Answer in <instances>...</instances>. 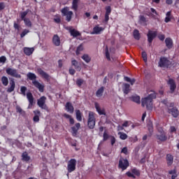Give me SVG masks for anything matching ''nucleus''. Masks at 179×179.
<instances>
[{
	"label": "nucleus",
	"instance_id": "obj_1",
	"mask_svg": "<svg viewBox=\"0 0 179 179\" xmlns=\"http://www.w3.org/2000/svg\"><path fill=\"white\" fill-rule=\"evenodd\" d=\"M153 99H156V94H150L147 97L141 99L142 107L146 106L147 110L153 108Z\"/></svg>",
	"mask_w": 179,
	"mask_h": 179
},
{
	"label": "nucleus",
	"instance_id": "obj_2",
	"mask_svg": "<svg viewBox=\"0 0 179 179\" xmlns=\"http://www.w3.org/2000/svg\"><path fill=\"white\" fill-rule=\"evenodd\" d=\"M27 76L28 79H29V80H32L34 86H35L36 89H38L41 93H43L44 92V85H41V83L36 80V79H37V76H36V74L29 72L27 73Z\"/></svg>",
	"mask_w": 179,
	"mask_h": 179
},
{
	"label": "nucleus",
	"instance_id": "obj_3",
	"mask_svg": "<svg viewBox=\"0 0 179 179\" xmlns=\"http://www.w3.org/2000/svg\"><path fill=\"white\" fill-rule=\"evenodd\" d=\"M61 13L62 16L66 17V22H71L72 20V16H73V12L69 10V7L65 6L64 8H62Z\"/></svg>",
	"mask_w": 179,
	"mask_h": 179
},
{
	"label": "nucleus",
	"instance_id": "obj_4",
	"mask_svg": "<svg viewBox=\"0 0 179 179\" xmlns=\"http://www.w3.org/2000/svg\"><path fill=\"white\" fill-rule=\"evenodd\" d=\"M87 127L90 129H94L96 127V117L94 113L92 111H90L88 114Z\"/></svg>",
	"mask_w": 179,
	"mask_h": 179
},
{
	"label": "nucleus",
	"instance_id": "obj_5",
	"mask_svg": "<svg viewBox=\"0 0 179 179\" xmlns=\"http://www.w3.org/2000/svg\"><path fill=\"white\" fill-rule=\"evenodd\" d=\"M6 72L7 75L13 76V78H16L17 79H20L22 78V76L19 74L16 69L7 68Z\"/></svg>",
	"mask_w": 179,
	"mask_h": 179
},
{
	"label": "nucleus",
	"instance_id": "obj_6",
	"mask_svg": "<svg viewBox=\"0 0 179 179\" xmlns=\"http://www.w3.org/2000/svg\"><path fill=\"white\" fill-rule=\"evenodd\" d=\"M47 100V97L45 96H41L39 99L37 101V104L40 108L42 110H45V111H48V106H47V104H45V101Z\"/></svg>",
	"mask_w": 179,
	"mask_h": 179
},
{
	"label": "nucleus",
	"instance_id": "obj_7",
	"mask_svg": "<svg viewBox=\"0 0 179 179\" xmlns=\"http://www.w3.org/2000/svg\"><path fill=\"white\" fill-rule=\"evenodd\" d=\"M148 45L150 47L152 45V43H153V40L157 37V31L149 30L147 34Z\"/></svg>",
	"mask_w": 179,
	"mask_h": 179
},
{
	"label": "nucleus",
	"instance_id": "obj_8",
	"mask_svg": "<svg viewBox=\"0 0 179 179\" xmlns=\"http://www.w3.org/2000/svg\"><path fill=\"white\" fill-rule=\"evenodd\" d=\"M76 170V159H71L67 164L68 173H72Z\"/></svg>",
	"mask_w": 179,
	"mask_h": 179
},
{
	"label": "nucleus",
	"instance_id": "obj_9",
	"mask_svg": "<svg viewBox=\"0 0 179 179\" xmlns=\"http://www.w3.org/2000/svg\"><path fill=\"white\" fill-rule=\"evenodd\" d=\"M118 167L124 171V170H127L129 167V162L128 159L121 157L119 160Z\"/></svg>",
	"mask_w": 179,
	"mask_h": 179
},
{
	"label": "nucleus",
	"instance_id": "obj_10",
	"mask_svg": "<svg viewBox=\"0 0 179 179\" xmlns=\"http://www.w3.org/2000/svg\"><path fill=\"white\" fill-rule=\"evenodd\" d=\"M131 172L130 171H127L126 173V176H127V177H129L130 178H136L137 177H139L141 176V171H139L138 169L136 168H134L131 170Z\"/></svg>",
	"mask_w": 179,
	"mask_h": 179
},
{
	"label": "nucleus",
	"instance_id": "obj_11",
	"mask_svg": "<svg viewBox=\"0 0 179 179\" xmlns=\"http://www.w3.org/2000/svg\"><path fill=\"white\" fill-rule=\"evenodd\" d=\"M169 65H171L170 60L166 57H161L159 62V66L161 68H169Z\"/></svg>",
	"mask_w": 179,
	"mask_h": 179
},
{
	"label": "nucleus",
	"instance_id": "obj_12",
	"mask_svg": "<svg viewBox=\"0 0 179 179\" xmlns=\"http://www.w3.org/2000/svg\"><path fill=\"white\" fill-rule=\"evenodd\" d=\"M167 83L169 85L170 93H174V92H176V89H177V84H176L174 79L169 78Z\"/></svg>",
	"mask_w": 179,
	"mask_h": 179
},
{
	"label": "nucleus",
	"instance_id": "obj_13",
	"mask_svg": "<svg viewBox=\"0 0 179 179\" xmlns=\"http://www.w3.org/2000/svg\"><path fill=\"white\" fill-rule=\"evenodd\" d=\"M156 138L157 141H159V142H166V141H167V133L156 134Z\"/></svg>",
	"mask_w": 179,
	"mask_h": 179
},
{
	"label": "nucleus",
	"instance_id": "obj_14",
	"mask_svg": "<svg viewBox=\"0 0 179 179\" xmlns=\"http://www.w3.org/2000/svg\"><path fill=\"white\" fill-rule=\"evenodd\" d=\"M169 114H171V115L173 117V118H177L179 115V111L177 108H172L168 109Z\"/></svg>",
	"mask_w": 179,
	"mask_h": 179
},
{
	"label": "nucleus",
	"instance_id": "obj_15",
	"mask_svg": "<svg viewBox=\"0 0 179 179\" xmlns=\"http://www.w3.org/2000/svg\"><path fill=\"white\" fill-rule=\"evenodd\" d=\"M52 43L56 47H59L61 45V38L58 34H55L52 37Z\"/></svg>",
	"mask_w": 179,
	"mask_h": 179
},
{
	"label": "nucleus",
	"instance_id": "obj_16",
	"mask_svg": "<svg viewBox=\"0 0 179 179\" xmlns=\"http://www.w3.org/2000/svg\"><path fill=\"white\" fill-rule=\"evenodd\" d=\"M27 99L29 101V108L33 107V104L34 103V97L33 96V94L31 92L27 93Z\"/></svg>",
	"mask_w": 179,
	"mask_h": 179
},
{
	"label": "nucleus",
	"instance_id": "obj_17",
	"mask_svg": "<svg viewBox=\"0 0 179 179\" xmlns=\"http://www.w3.org/2000/svg\"><path fill=\"white\" fill-rule=\"evenodd\" d=\"M10 87L7 89V93H12L15 90V87H16V84L15 83V79L11 78L10 80Z\"/></svg>",
	"mask_w": 179,
	"mask_h": 179
},
{
	"label": "nucleus",
	"instance_id": "obj_18",
	"mask_svg": "<svg viewBox=\"0 0 179 179\" xmlns=\"http://www.w3.org/2000/svg\"><path fill=\"white\" fill-rule=\"evenodd\" d=\"M94 107H95L98 114H99V115H106V110L101 109L100 108V105L99 104V103L95 102Z\"/></svg>",
	"mask_w": 179,
	"mask_h": 179
},
{
	"label": "nucleus",
	"instance_id": "obj_19",
	"mask_svg": "<svg viewBox=\"0 0 179 179\" xmlns=\"http://www.w3.org/2000/svg\"><path fill=\"white\" fill-rule=\"evenodd\" d=\"M23 52L25 55H27V57H30V55L34 52V48L25 47L23 48Z\"/></svg>",
	"mask_w": 179,
	"mask_h": 179
},
{
	"label": "nucleus",
	"instance_id": "obj_20",
	"mask_svg": "<svg viewBox=\"0 0 179 179\" xmlns=\"http://www.w3.org/2000/svg\"><path fill=\"white\" fill-rule=\"evenodd\" d=\"M38 72L39 75H41V76L43 78V79H46V80H50V75H48V73L44 71V70L41 69H38Z\"/></svg>",
	"mask_w": 179,
	"mask_h": 179
},
{
	"label": "nucleus",
	"instance_id": "obj_21",
	"mask_svg": "<svg viewBox=\"0 0 179 179\" xmlns=\"http://www.w3.org/2000/svg\"><path fill=\"white\" fill-rule=\"evenodd\" d=\"M69 31L71 34V36L73 37H79V36H81L80 32H79L78 30L75 29H72V27L69 29Z\"/></svg>",
	"mask_w": 179,
	"mask_h": 179
},
{
	"label": "nucleus",
	"instance_id": "obj_22",
	"mask_svg": "<svg viewBox=\"0 0 179 179\" xmlns=\"http://www.w3.org/2000/svg\"><path fill=\"white\" fill-rule=\"evenodd\" d=\"M103 30L104 28L99 27V25H96L93 28L92 34H100V33H101V31H103Z\"/></svg>",
	"mask_w": 179,
	"mask_h": 179
},
{
	"label": "nucleus",
	"instance_id": "obj_23",
	"mask_svg": "<svg viewBox=\"0 0 179 179\" xmlns=\"http://www.w3.org/2000/svg\"><path fill=\"white\" fill-rule=\"evenodd\" d=\"M122 92L124 94H128L131 92V85L128 83H124L122 87Z\"/></svg>",
	"mask_w": 179,
	"mask_h": 179
},
{
	"label": "nucleus",
	"instance_id": "obj_24",
	"mask_svg": "<svg viewBox=\"0 0 179 179\" xmlns=\"http://www.w3.org/2000/svg\"><path fill=\"white\" fill-rule=\"evenodd\" d=\"M165 44L169 50H171L173 48V39L171 38H166L165 39Z\"/></svg>",
	"mask_w": 179,
	"mask_h": 179
},
{
	"label": "nucleus",
	"instance_id": "obj_25",
	"mask_svg": "<svg viewBox=\"0 0 179 179\" xmlns=\"http://www.w3.org/2000/svg\"><path fill=\"white\" fill-rule=\"evenodd\" d=\"M66 110L68 113H70V114H73L74 108L71 102H67L66 103Z\"/></svg>",
	"mask_w": 179,
	"mask_h": 179
},
{
	"label": "nucleus",
	"instance_id": "obj_26",
	"mask_svg": "<svg viewBox=\"0 0 179 179\" xmlns=\"http://www.w3.org/2000/svg\"><path fill=\"white\" fill-rule=\"evenodd\" d=\"M79 2H80V0H73L72 5H71V9L74 10L75 12L78 11V8L79 6Z\"/></svg>",
	"mask_w": 179,
	"mask_h": 179
},
{
	"label": "nucleus",
	"instance_id": "obj_27",
	"mask_svg": "<svg viewBox=\"0 0 179 179\" xmlns=\"http://www.w3.org/2000/svg\"><path fill=\"white\" fill-rule=\"evenodd\" d=\"M79 128H80V123H76L75 126L71 127L73 135H78V131H79Z\"/></svg>",
	"mask_w": 179,
	"mask_h": 179
},
{
	"label": "nucleus",
	"instance_id": "obj_28",
	"mask_svg": "<svg viewBox=\"0 0 179 179\" xmlns=\"http://www.w3.org/2000/svg\"><path fill=\"white\" fill-rule=\"evenodd\" d=\"M129 99L130 100H131V101H134L137 104H141V96L138 95H135V96H130Z\"/></svg>",
	"mask_w": 179,
	"mask_h": 179
},
{
	"label": "nucleus",
	"instance_id": "obj_29",
	"mask_svg": "<svg viewBox=\"0 0 179 179\" xmlns=\"http://www.w3.org/2000/svg\"><path fill=\"white\" fill-rule=\"evenodd\" d=\"M174 161V158L173 157V155L171 154H167L166 155V162L168 166H171L173 164V162Z\"/></svg>",
	"mask_w": 179,
	"mask_h": 179
},
{
	"label": "nucleus",
	"instance_id": "obj_30",
	"mask_svg": "<svg viewBox=\"0 0 179 179\" xmlns=\"http://www.w3.org/2000/svg\"><path fill=\"white\" fill-rule=\"evenodd\" d=\"M22 162H29L30 161V156H29V154L27 152H24L22 154Z\"/></svg>",
	"mask_w": 179,
	"mask_h": 179
},
{
	"label": "nucleus",
	"instance_id": "obj_31",
	"mask_svg": "<svg viewBox=\"0 0 179 179\" xmlns=\"http://www.w3.org/2000/svg\"><path fill=\"white\" fill-rule=\"evenodd\" d=\"M63 117H64V118H66L67 120H69V123L71 124V125H73V124H75V120L70 115L64 113L63 115Z\"/></svg>",
	"mask_w": 179,
	"mask_h": 179
},
{
	"label": "nucleus",
	"instance_id": "obj_32",
	"mask_svg": "<svg viewBox=\"0 0 179 179\" xmlns=\"http://www.w3.org/2000/svg\"><path fill=\"white\" fill-rule=\"evenodd\" d=\"M166 17L164 20L165 23H169V22L171 21V19H173V16L171 15V11H168L166 14Z\"/></svg>",
	"mask_w": 179,
	"mask_h": 179
},
{
	"label": "nucleus",
	"instance_id": "obj_33",
	"mask_svg": "<svg viewBox=\"0 0 179 179\" xmlns=\"http://www.w3.org/2000/svg\"><path fill=\"white\" fill-rule=\"evenodd\" d=\"M133 36L135 40H141V34L139 33V30L134 29L133 32Z\"/></svg>",
	"mask_w": 179,
	"mask_h": 179
},
{
	"label": "nucleus",
	"instance_id": "obj_34",
	"mask_svg": "<svg viewBox=\"0 0 179 179\" xmlns=\"http://www.w3.org/2000/svg\"><path fill=\"white\" fill-rule=\"evenodd\" d=\"M103 93H104V87H101L96 92V97H101Z\"/></svg>",
	"mask_w": 179,
	"mask_h": 179
},
{
	"label": "nucleus",
	"instance_id": "obj_35",
	"mask_svg": "<svg viewBox=\"0 0 179 179\" xmlns=\"http://www.w3.org/2000/svg\"><path fill=\"white\" fill-rule=\"evenodd\" d=\"M76 117L77 121H82V112H80V110H76Z\"/></svg>",
	"mask_w": 179,
	"mask_h": 179
},
{
	"label": "nucleus",
	"instance_id": "obj_36",
	"mask_svg": "<svg viewBox=\"0 0 179 179\" xmlns=\"http://www.w3.org/2000/svg\"><path fill=\"white\" fill-rule=\"evenodd\" d=\"M1 83L3 86H7L8 85H9V80L8 79V77L6 76L1 77Z\"/></svg>",
	"mask_w": 179,
	"mask_h": 179
},
{
	"label": "nucleus",
	"instance_id": "obj_37",
	"mask_svg": "<svg viewBox=\"0 0 179 179\" xmlns=\"http://www.w3.org/2000/svg\"><path fill=\"white\" fill-rule=\"evenodd\" d=\"M29 13V10H25V11H24V12H21L20 13V17H21V20H26V19H27V17H26V16H27V14Z\"/></svg>",
	"mask_w": 179,
	"mask_h": 179
},
{
	"label": "nucleus",
	"instance_id": "obj_38",
	"mask_svg": "<svg viewBox=\"0 0 179 179\" xmlns=\"http://www.w3.org/2000/svg\"><path fill=\"white\" fill-rule=\"evenodd\" d=\"M82 59H83V61H85L87 64H89V62H90V61H92V58H90V57H89L87 55H84L83 56H82Z\"/></svg>",
	"mask_w": 179,
	"mask_h": 179
},
{
	"label": "nucleus",
	"instance_id": "obj_39",
	"mask_svg": "<svg viewBox=\"0 0 179 179\" xmlns=\"http://www.w3.org/2000/svg\"><path fill=\"white\" fill-rule=\"evenodd\" d=\"M118 135H120V138L122 139V141H125V139L128 138V135H127L125 133L120 131L118 132Z\"/></svg>",
	"mask_w": 179,
	"mask_h": 179
},
{
	"label": "nucleus",
	"instance_id": "obj_40",
	"mask_svg": "<svg viewBox=\"0 0 179 179\" xmlns=\"http://www.w3.org/2000/svg\"><path fill=\"white\" fill-rule=\"evenodd\" d=\"M76 83L77 86H78V87H80L83 85V83H85V80L82 78H78L76 81Z\"/></svg>",
	"mask_w": 179,
	"mask_h": 179
},
{
	"label": "nucleus",
	"instance_id": "obj_41",
	"mask_svg": "<svg viewBox=\"0 0 179 179\" xmlns=\"http://www.w3.org/2000/svg\"><path fill=\"white\" fill-rule=\"evenodd\" d=\"M25 26H27V27H31L32 24H31V21H30V19L29 18H26L25 20H23Z\"/></svg>",
	"mask_w": 179,
	"mask_h": 179
},
{
	"label": "nucleus",
	"instance_id": "obj_42",
	"mask_svg": "<svg viewBox=\"0 0 179 179\" xmlns=\"http://www.w3.org/2000/svg\"><path fill=\"white\" fill-rule=\"evenodd\" d=\"M15 108L16 112L19 113V114H21L22 115H24V114H26V113L23 110V109H22V108L20 106H17Z\"/></svg>",
	"mask_w": 179,
	"mask_h": 179
},
{
	"label": "nucleus",
	"instance_id": "obj_43",
	"mask_svg": "<svg viewBox=\"0 0 179 179\" xmlns=\"http://www.w3.org/2000/svg\"><path fill=\"white\" fill-rule=\"evenodd\" d=\"M81 51H83V44H80L78 46L77 50L76 51V55H79Z\"/></svg>",
	"mask_w": 179,
	"mask_h": 179
},
{
	"label": "nucleus",
	"instance_id": "obj_44",
	"mask_svg": "<svg viewBox=\"0 0 179 179\" xmlns=\"http://www.w3.org/2000/svg\"><path fill=\"white\" fill-rule=\"evenodd\" d=\"M103 141H104V142H106V141H108V138H111V136H110V135H108V134L107 133V131H104L103 132Z\"/></svg>",
	"mask_w": 179,
	"mask_h": 179
},
{
	"label": "nucleus",
	"instance_id": "obj_45",
	"mask_svg": "<svg viewBox=\"0 0 179 179\" xmlns=\"http://www.w3.org/2000/svg\"><path fill=\"white\" fill-rule=\"evenodd\" d=\"M142 55V58L144 61V62H148V53H146V52L143 51L141 53Z\"/></svg>",
	"mask_w": 179,
	"mask_h": 179
},
{
	"label": "nucleus",
	"instance_id": "obj_46",
	"mask_svg": "<svg viewBox=\"0 0 179 179\" xmlns=\"http://www.w3.org/2000/svg\"><path fill=\"white\" fill-rule=\"evenodd\" d=\"M21 94L26 96V92H27V87L22 86L20 88Z\"/></svg>",
	"mask_w": 179,
	"mask_h": 179
},
{
	"label": "nucleus",
	"instance_id": "obj_47",
	"mask_svg": "<svg viewBox=\"0 0 179 179\" xmlns=\"http://www.w3.org/2000/svg\"><path fill=\"white\" fill-rule=\"evenodd\" d=\"M28 33H30V31L29 29H24L20 34L21 38H23V37H24V36H26V34H27Z\"/></svg>",
	"mask_w": 179,
	"mask_h": 179
},
{
	"label": "nucleus",
	"instance_id": "obj_48",
	"mask_svg": "<svg viewBox=\"0 0 179 179\" xmlns=\"http://www.w3.org/2000/svg\"><path fill=\"white\" fill-rule=\"evenodd\" d=\"M71 65H72L73 66H74V68H75L76 69H78V61H76V59H73V60L71 61Z\"/></svg>",
	"mask_w": 179,
	"mask_h": 179
},
{
	"label": "nucleus",
	"instance_id": "obj_49",
	"mask_svg": "<svg viewBox=\"0 0 179 179\" xmlns=\"http://www.w3.org/2000/svg\"><path fill=\"white\" fill-rule=\"evenodd\" d=\"M111 13V6H108L106 7V13L105 15H110Z\"/></svg>",
	"mask_w": 179,
	"mask_h": 179
},
{
	"label": "nucleus",
	"instance_id": "obj_50",
	"mask_svg": "<svg viewBox=\"0 0 179 179\" xmlns=\"http://www.w3.org/2000/svg\"><path fill=\"white\" fill-rule=\"evenodd\" d=\"M53 20L55 23L59 24L61 23V17L55 15V18H54Z\"/></svg>",
	"mask_w": 179,
	"mask_h": 179
},
{
	"label": "nucleus",
	"instance_id": "obj_51",
	"mask_svg": "<svg viewBox=\"0 0 179 179\" xmlns=\"http://www.w3.org/2000/svg\"><path fill=\"white\" fill-rule=\"evenodd\" d=\"M106 57L108 61H111V59L110 58V52H108V48L107 47L106 48Z\"/></svg>",
	"mask_w": 179,
	"mask_h": 179
},
{
	"label": "nucleus",
	"instance_id": "obj_52",
	"mask_svg": "<svg viewBox=\"0 0 179 179\" xmlns=\"http://www.w3.org/2000/svg\"><path fill=\"white\" fill-rule=\"evenodd\" d=\"M6 62V57L1 56L0 57V64H5Z\"/></svg>",
	"mask_w": 179,
	"mask_h": 179
},
{
	"label": "nucleus",
	"instance_id": "obj_53",
	"mask_svg": "<svg viewBox=\"0 0 179 179\" xmlns=\"http://www.w3.org/2000/svg\"><path fill=\"white\" fill-rule=\"evenodd\" d=\"M116 142V139L115 137H114L113 136H110V143L112 146H114V143H115Z\"/></svg>",
	"mask_w": 179,
	"mask_h": 179
},
{
	"label": "nucleus",
	"instance_id": "obj_54",
	"mask_svg": "<svg viewBox=\"0 0 179 179\" xmlns=\"http://www.w3.org/2000/svg\"><path fill=\"white\" fill-rule=\"evenodd\" d=\"M157 131L159 132V134H166V131H164V130L163 129V127H157Z\"/></svg>",
	"mask_w": 179,
	"mask_h": 179
},
{
	"label": "nucleus",
	"instance_id": "obj_55",
	"mask_svg": "<svg viewBox=\"0 0 179 179\" xmlns=\"http://www.w3.org/2000/svg\"><path fill=\"white\" fill-rule=\"evenodd\" d=\"M34 122H38L40 121V116L34 115L33 117Z\"/></svg>",
	"mask_w": 179,
	"mask_h": 179
},
{
	"label": "nucleus",
	"instance_id": "obj_56",
	"mask_svg": "<svg viewBox=\"0 0 179 179\" xmlns=\"http://www.w3.org/2000/svg\"><path fill=\"white\" fill-rule=\"evenodd\" d=\"M158 38L161 41H164V38H166V36H164V34H159L158 35Z\"/></svg>",
	"mask_w": 179,
	"mask_h": 179
},
{
	"label": "nucleus",
	"instance_id": "obj_57",
	"mask_svg": "<svg viewBox=\"0 0 179 179\" xmlns=\"http://www.w3.org/2000/svg\"><path fill=\"white\" fill-rule=\"evenodd\" d=\"M108 20H110V15L105 14L104 22L105 23H108Z\"/></svg>",
	"mask_w": 179,
	"mask_h": 179
},
{
	"label": "nucleus",
	"instance_id": "obj_58",
	"mask_svg": "<svg viewBox=\"0 0 179 179\" xmlns=\"http://www.w3.org/2000/svg\"><path fill=\"white\" fill-rule=\"evenodd\" d=\"M6 7V6L5 5V3L3 2L0 3V10H3V9H5Z\"/></svg>",
	"mask_w": 179,
	"mask_h": 179
},
{
	"label": "nucleus",
	"instance_id": "obj_59",
	"mask_svg": "<svg viewBox=\"0 0 179 179\" xmlns=\"http://www.w3.org/2000/svg\"><path fill=\"white\" fill-rule=\"evenodd\" d=\"M34 114L35 115H38V117H40L41 115V112L39 110H34Z\"/></svg>",
	"mask_w": 179,
	"mask_h": 179
},
{
	"label": "nucleus",
	"instance_id": "obj_60",
	"mask_svg": "<svg viewBox=\"0 0 179 179\" xmlns=\"http://www.w3.org/2000/svg\"><path fill=\"white\" fill-rule=\"evenodd\" d=\"M121 152L124 153V155H127L128 154V148H127V147L123 148L121 150Z\"/></svg>",
	"mask_w": 179,
	"mask_h": 179
},
{
	"label": "nucleus",
	"instance_id": "obj_61",
	"mask_svg": "<svg viewBox=\"0 0 179 179\" xmlns=\"http://www.w3.org/2000/svg\"><path fill=\"white\" fill-rule=\"evenodd\" d=\"M140 22H142L143 23L146 22V17L143 15L140 16Z\"/></svg>",
	"mask_w": 179,
	"mask_h": 179
},
{
	"label": "nucleus",
	"instance_id": "obj_62",
	"mask_svg": "<svg viewBox=\"0 0 179 179\" xmlns=\"http://www.w3.org/2000/svg\"><path fill=\"white\" fill-rule=\"evenodd\" d=\"M176 131H177V129H176V127L171 126L170 127V132H171V134H173V132H176Z\"/></svg>",
	"mask_w": 179,
	"mask_h": 179
},
{
	"label": "nucleus",
	"instance_id": "obj_63",
	"mask_svg": "<svg viewBox=\"0 0 179 179\" xmlns=\"http://www.w3.org/2000/svg\"><path fill=\"white\" fill-rule=\"evenodd\" d=\"M14 29H15V30H20V26L19 24L14 22Z\"/></svg>",
	"mask_w": 179,
	"mask_h": 179
},
{
	"label": "nucleus",
	"instance_id": "obj_64",
	"mask_svg": "<svg viewBox=\"0 0 179 179\" xmlns=\"http://www.w3.org/2000/svg\"><path fill=\"white\" fill-rule=\"evenodd\" d=\"M76 71H75V69L70 68L69 69V73L70 75H73L74 73H76Z\"/></svg>",
	"mask_w": 179,
	"mask_h": 179
}]
</instances>
